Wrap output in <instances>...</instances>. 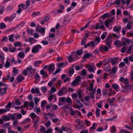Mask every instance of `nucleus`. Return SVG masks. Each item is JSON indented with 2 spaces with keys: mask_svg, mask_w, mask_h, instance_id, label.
Here are the masks:
<instances>
[{
  "mask_svg": "<svg viewBox=\"0 0 133 133\" xmlns=\"http://www.w3.org/2000/svg\"><path fill=\"white\" fill-rule=\"evenodd\" d=\"M111 35L108 36L105 41L106 45H108L109 48H111V44L112 42V39H111Z\"/></svg>",
  "mask_w": 133,
  "mask_h": 133,
  "instance_id": "obj_1",
  "label": "nucleus"
},
{
  "mask_svg": "<svg viewBox=\"0 0 133 133\" xmlns=\"http://www.w3.org/2000/svg\"><path fill=\"white\" fill-rule=\"evenodd\" d=\"M42 47L40 45L37 44L35 45L32 50L31 52L34 53H36L39 51V49H41Z\"/></svg>",
  "mask_w": 133,
  "mask_h": 133,
  "instance_id": "obj_2",
  "label": "nucleus"
},
{
  "mask_svg": "<svg viewBox=\"0 0 133 133\" xmlns=\"http://www.w3.org/2000/svg\"><path fill=\"white\" fill-rule=\"evenodd\" d=\"M108 46H107L105 45H102L99 49V52H103V51L107 52L108 51L109 49Z\"/></svg>",
  "mask_w": 133,
  "mask_h": 133,
  "instance_id": "obj_3",
  "label": "nucleus"
},
{
  "mask_svg": "<svg viewBox=\"0 0 133 133\" xmlns=\"http://www.w3.org/2000/svg\"><path fill=\"white\" fill-rule=\"evenodd\" d=\"M28 71L30 74L34 73L36 71V69L32 68L31 66H29L27 68Z\"/></svg>",
  "mask_w": 133,
  "mask_h": 133,
  "instance_id": "obj_4",
  "label": "nucleus"
},
{
  "mask_svg": "<svg viewBox=\"0 0 133 133\" xmlns=\"http://www.w3.org/2000/svg\"><path fill=\"white\" fill-rule=\"evenodd\" d=\"M8 89L7 87H5L1 89L0 87V95L2 96L3 94L6 93V90Z\"/></svg>",
  "mask_w": 133,
  "mask_h": 133,
  "instance_id": "obj_5",
  "label": "nucleus"
},
{
  "mask_svg": "<svg viewBox=\"0 0 133 133\" xmlns=\"http://www.w3.org/2000/svg\"><path fill=\"white\" fill-rule=\"evenodd\" d=\"M121 29V26H115L114 27L113 30L117 33H119Z\"/></svg>",
  "mask_w": 133,
  "mask_h": 133,
  "instance_id": "obj_6",
  "label": "nucleus"
},
{
  "mask_svg": "<svg viewBox=\"0 0 133 133\" xmlns=\"http://www.w3.org/2000/svg\"><path fill=\"white\" fill-rule=\"evenodd\" d=\"M36 30L38 31L42 34V35L44 36L45 33V28L41 27L40 29H39L38 27H37Z\"/></svg>",
  "mask_w": 133,
  "mask_h": 133,
  "instance_id": "obj_7",
  "label": "nucleus"
},
{
  "mask_svg": "<svg viewBox=\"0 0 133 133\" xmlns=\"http://www.w3.org/2000/svg\"><path fill=\"white\" fill-rule=\"evenodd\" d=\"M55 69V66L54 64L52 63L49 65L48 69V70L49 71H53Z\"/></svg>",
  "mask_w": 133,
  "mask_h": 133,
  "instance_id": "obj_8",
  "label": "nucleus"
},
{
  "mask_svg": "<svg viewBox=\"0 0 133 133\" xmlns=\"http://www.w3.org/2000/svg\"><path fill=\"white\" fill-rule=\"evenodd\" d=\"M24 79V77L20 76H18L16 78V80H17V81L18 82H21Z\"/></svg>",
  "mask_w": 133,
  "mask_h": 133,
  "instance_id": "obj_9",
  "label": "nucleus"
},
{
  "mask_svg": "<svg viewBox=\"0 0 133 133\" xmlns=\"http://www.w3.org/2000/svg\"><path fill=\"white\" fill-rule=\"evenodd\" d=\"M39 91L38 88H37L35 89L34 88H32L31 90V93L32 94H35L36 93V94H38L39 93Z\"/></svg>",
  "mask_w": 133,
  "mask_h": 133,
  "instance_id": "obj_10",
  "label": "nucleus"
},
{
  "mask_svg": "<svg viewBox=\"0 0 133 133\" xmlns=\"http://www.w3.org/2000/svg\"><path fill=\"white\" fill-rule=\"evenodd\" d=\"M95 67V66L93 64L91 65L90 66L89 68L88 69V70L90 72H94L95 71H94V68Z\"/></svg>",
  "mask_w": 133,
  "mask_h": 133,
  "instance_id": "obj_11",
  "label": "nucleus"
},
{
  "mask_svg": "<svg viewBox=\"0 0 133 133\" xmlns=\"http://www.w3.org/2000/svg\"><path fill=\"white\" fill-rule=\"evenodd\" d=\"M24 52H20L17 55V57L21 58H24Z\"/></svg>",
  "mask_w": 133,
  "mask_h": 133,
  "instance_id": "obj_12",
  "label": "nucleus"
},
{
  "mask_svg": "<svg viewBox=\"0 0 133 133\" xmlns=\"http://www.w3.org/2000/svg\"><path fill=\"white\" fill-rule=\"evenodd\" d=\"M116 68L115 67H113L112 70L110 71L109 73L111 75L113 74H116Z\"/></svg>",
  "mask_w": 133,
  "mask_h": 133,
  "instance_id": "obj_13",
  "label": "nucleus"
},
{
  "mask_svg": "<svg viewBox=\"0 0 133 133\" xmlns=\"http://www.w3.org/2000/svg\"><path fill=\"white\" fill-rule=\"evenodd\" d=\"M72 55H71L67 56V58L68 59V61L69 62H71L74 61V58H73Z\"/></svg>",
  "mask_w": 133,
  "mask_h": 133,
  "instance_id": "obj_14",
  "label": "nucleus"
},
{
  "mask_svg": "<svg viewBox=\"0 0 133 133\" xmlns=\"http://www.w3.org/2000/svg\"><path fill=\"white\" fill-rule=\"evenodd\" d=\"M124 89L126 90V92H130L131 90V89L129 84H128V85H126Z\"/></svg>",
  "mask_w": 133,
  "mask_h": 133,
  "instance_id": "obj_15",
  "label": "nucleus"
},
{
  "mask_svg": "<svg viewBox=\"0 0 133 133\" xmlns=\"http://www.w3.org/2000/svg\"><path fill=\"white\" fill-rule=\"evenodd\" d=\"M15 35L14 34H12L9 36V40L10 41H11L12 42H14V40L13 39V37Z\"/></svg>",
  "mask_w": 133,
  "mask_h": 133,
  "instance_id": "obj_16",
  "label": "nucleus"
},
{
  "mask_svg": "<svg viewBox=\"0 0 133 133\" xmlns=\"http://www.w3.org/2000/svg\"><path fill=\"white\" fill-rule=\"evenodd\" d=\"M30 116H31V118L33 120H34V118L37 119L38 118V116H36V115L34 113H32L30 115Z\"/></svg>",
  "mask_w": 133,
  "mask_h": 133,
  "instance_id": "obj_17",
  "label": "nucleus"
},
{
  "mask_svg": "<svg viewBox=\"0 0 133 133\" xmlns=\"http://www.w3.org/2000/svg\"><path fill=\"white\" fill-rule=\"evenodd\" d=\"M12 103L11 102H9L6 106L5 108L7 110V111H9L10 110V108L11 107Z\"/></svg>",
  "mask_w": 133,
  "mask_h": 133,
  "instance_id": "obj_18",
  "label": "nucleus"
},
{
  "mask_svg": "<svg viewBox=\"0 0 133 133\" xmlns=\"http://www.w3.org/2000/svg\"><path fill=\"white\" fill-rule=\"evenodd\" d=\"M133 49V44L131 45L129 47L128 50L126 51V52L127 53H131L132 51H131V49Z\"/></svg>",
  "mask_w": 133,
  "mask_h": 133,
  "instance_id": "obj_19",
  "label": "nucleus"
},
{
  "mask_svg": "<svg viewBox=\"0 0 133 133\" xmlns=\"http://www.w3.org/2000/svg\"><path fill=\"white\" fill-rule=\"evenodd\" d=\"M40 15V12L39 11H38L37 12H34L32 13V16L33 17H34L36 16L39 15Z\"/></svg>",
  "mask_w": 133,
  "mask_h": 133,
  "instance_id": "obj_20",
  "label": "nucleus"
},
{
  "mask_svg": "<svg viewBox=\"0 0 133 133\" xmlns=\"http://www.w3.org/2000/svg\"><path fill=\"white\" fill-rule=\"evenodd\" d=\"M110 15H109L108 13H106L102 16L103 18H105L107 17H111Z\"/></svg>",
  "mask_w": 133,
  "mask_h": 133,
  "instance_id": "obj_21",
  "label": "nucleus"
},
{
  "mask_svg": "<svg viewBox=\"0 0 133 133\" xmlns=\"http://www.w3.org/2000/svg\"><path fill=\"white\" fill-rule=\"evenodd\" d=\"M100 40V38L99 37H97L95 41H94L95 43V45H97L99 42Z\"/></svg>",
  "mask_w": 133,
  "mask_h": 133,
  "instance_id": "obj_22",
  "label": "nucleus"
},
{
  "mask_svg": "<svg viewBox=\"0 0 133 133\" xmlns=\"http://www.w3.org/2000/svg\"><path fill=\"white\" fill-rule=\"evenodd\" d=\"M107 32H104L101 36V38L102 39H104L107 36Z\"/></svg>",
  "mask_w": 133,
  "mask_h": 133,
  "instance_id": "obj_23",
  "label": "nucleus"
},
{
  "mask_svg": "<svg viewBox=\"0 0 133 133\" xmlns=\"http://www.w3.org/2000/svg\"><path fill=\"white\" fill-rule=\"evenodd\" d=\"M6 26L3 23H0V28L1 29H3L6 28Z\"/></svg>",
  "mask_w": 133,
  "mask_h": 133,
  "instance_id": "obj_24",
  "label": "nucleus"
},
{
  "mask_svg": "<svg viewBox=\"0 0 133 133\" xmlns=\"http://www.w3.org/2000/svg\"><path fill=\"white\" fill-rule=\"evenodd\" d=\"M66 102L69 104H71L72 103V101L71 100V98L68 97H67L66 99Z\"/></svg>",
  "mask_w": 133,
  "mask_h": 133,
  "instance_id": "obj_25",
  "label": "nucleus"
},
{
  "mask_svg": "<svg viewBox=\"0 0 133 133\" xmlns=\"http://www.w3.org/2000/svg\"><path fill=\"white\" fill-rule=\"evenodd\" d=\"M3 119L5 121H9L10 119V118L7 116L4 115L2 116Z\"/></svg>",
  "mask_w": 133,
  "mask_h": 133,
  "instance_id": "obj_26",
  "label": "nucleus"
},
{
  "mask_svg": "<svg viewBox=\"0 0 133 133\" xmlns=\"http://www.w3.org/2000/svg\"><path fill=\"white\" fill-rule=\"evenodd\" d=\"M22 44L21 42H16L14 44V45L15 46H21V45H22Z\"/></svg>",
  "mask_w": 133,
  "mask_h": 133,
  "instance_id": "obj_27",
  "label": "nucleus"
},
{
  "mask_svg": "<svg viewBox=\"0 0 133 133\" xmlns=\"http://www.w3.org/2000/svg\"><path fill=\"white\" fill-rule=\"evenodd\" d=\"M76 101L77 102L76 103H78L79 104H81V105H79V106H78V108H81L82 107H83V105L79 101V100L78 99H76L75 100V101Z\"/></svg>",
  "mask_w": 133,
  "mask_h": 133,
  "instance_id": "obj_28",
  "label": "nucleus"
},
{
  "mask_svg": "<svg viewBox=\"0 0 133 133\" xmlns=\"http://www.w3.org/2000/svg\"><path fill=\"white\" fill-rule=\"evenodd\" d=\"M16 48L10 47L9 48V51L12 52H14L16 50Z\"/></svg>",
  "mask_w": 133,
  "mask_h": 133,
  "instance_id": "obj_29",
  "label": "nucleus"
},
{
  "mask_svg": "<svg viewBox=\"0 0 133 133\" xmlns=\"http://www.w3.org/2000/svg\"><path fill=\"white\" fill-rule=\"evenodd\" d=\"M130 40L129 39H127L125 38H124L123 39L122 42H124L125 43L129 44V43Z\"/></svg>",
  "mask_w": 133,
  "mask_h": 133,
  "instance_id": "obj_30",
  "label": "nucleus"
},
{
  "mask_svg": "<svg viewBox=\"0 0 133 133\" xmlns=\"http://www.w3.org/2000/svg\"><path fill=\"white\" fill-rule=\"evenodd\" d=\"M92 125V126L90 128V131H91L95 129L96 128L95 126H97V125L96 124L94 123H93Z\"/></svg>",
  "mask_w": 133,
  "mask_h": 133,
  "instance_id": "obj_31",
  "label": "nucleus"
},
{
  "mask_svg": "<svg viewBox=\"0 0 133 133\" xmlns=\"http://www.w3.org/2000/svg\"><path fill=\"white\" fill-rule=\"evenodd\" d=\"M125 66V64L124 62H122L119 64V66L120 68H122L124 67Z\"/></svg>",
  "mask_w": 133,
  "mask_h": 133,
  "instance_id": "obj_32",
  "label": "nucleus"
},
{
  "mask_svg": "<svg viewBox=\"0 0 133 133\" xmlns=\"http://www.w3.org/2000/svg\"><path fill=\"white\" fill-rule=\"evenodd\" d=\"M99 111L100 109L98 108L96 110V115L97 117L100 116Z\"/></svg>",
  "mask_w": 133,
  "mask_h": 133,
  "instance_id": "obj_33",
  "label": "nucleus"
},
{
  "mask_svg": "<svg viewBox=\"0 0 133 133\" xmlns=\"http://www.w3.org/2000/svg\"><path fill=\"white\" fill-rule=\"evenodd\" d=\"M91 56L90 54L89 53H86L83 56V57L84 58H88L90 57Z\"/></svg>",
  "mask_w": 133,
  "mask_h": 133,
  "instance_id": "obj_34",
  "label": "nucleus"
},
{
  "mask_svg": "<svg viewBox=\"0 0 133 133\" xmlns=\"http://www.w3.org/2000/svg\"><path fill=\"white\" fill-rule=\"evenodd\" d=\"M87 74V72L85 69H83L82 71L81 74L82 76H84Z\"/></svg>",
  "mask_w": 133,
  "mask_h": 133,
  "instance_id": "obj_35",
  "label": "nucleus"
},
{
  "mask_svg": "<svg viewBox=\"0 0 133 133\" xmlns=\"http://www.w3.org/2000/svg\"><path fill=\"white\" fill-rule=\"evenodd\" d=\"M62 90L63 93H67V89L65 87H63L61 89Z\"/></svg>",
  "mask_w": 133,
  "mask_h": 133,
  "instance_id": "obj_36",
  "label": "nucleus"
},
{
  "mask_svg": "<svg viewBox=\"0 0 133 133\" xmlns=\"http://www.w3.org/2000/svg\"><path fill=\"white\" fill-rule=\"evenodd\" d=\"M112 36L113 37L115 38L116 39H118L120 37L119 35H118L115 34L113 33L111 34V36Z\"/></svg>",
  "mask_w": 133,
  "mask_h": 133,
  "instance_id": "obj_37",
  "label": "nucleus"
},
{
  "mask_svg": "<svg viewBox=\"0 0 133 133\" xmlns=\"http://www.w3.org/2000/svg\"><path fill=\"white\" fill-rule=\"evenodd\" d=\"M82 92V90H80L78 92V97L79 99L81 98Z\"/></svg>",
  "mask_w": 133,
  "mask_h": 133,
  "instance_id": "obj_38",
  "label": "nucleus"
},
{
  "mask_svg": "<svg viewBox=\"0 0 133 133\" xmlns=\"http://www.w3.org/2000/svg\"><path fill=\"white\" fill-rule=\"evenodd\" d=\"M83 51L82 49H79L77 51V54L78 55H81L82 54Z\"/></svg>",
  "mask_w": 133,
  "mask_h": 133,
  "instance_id": "obj_39",
  "label": "nucleus"
},
{
  "mask_svg": "<svg viewBox=\"0 0 133 133\" xmlns=\"http://www.w3.org/2000/svg\"><path fill=\"white\" fill-rule=\"evenodd\" d=\"M79 84L75 80H74L71 83V84L72 85L74 86H75L76 84L78 85Z\"/></svg>",
  "mask_w": 133,
  "mask_h": 133,
  "instance_id": "obj_40",
  "label": "nucleus"
},
{
  "mask_svg": "<svg viewBox=\"0 0 133 133\" xmlns=\"http://www.w3.org/2000/svg\"><path fill=\"white\" fill-rule=\"evenodd\" d=\"M46 102L44 100L42 101L41 103V106L42 108H44L45 107V105L46 104Z\"/></svg>",
  "mask_w": 133,
  "mask_h": 133,
  "instance_id": "obj_41",
  "label": "nucleus"
},
{
  "mask_svg": "<svg viewBox=\"0 0 133 133\" xmlns=\"http://www.w3.org/2000/svg\"><path fill=\"white\" fill-rule=\"evenodd\" d=\"M10 63L7 61L5 64V66L6 68H8L10 67Z\"/></svg>",
  "mask_w": 133,
  "mask_h": 133,
  "instance_id": "obj_42",
  "label": "nucleus"
},
{
  "mask_svg": "<svg viewBox=\"0 0 133 133\" xmlns=\"http://www.w3.org/2000/svg\"><path fill=\"white\" fill-rule=\"evenodd\" d=\"M75 80L79 84V83L81 80V78L80 76H78Z\"/></svg>",
  "mask_w": 133,
  "mask_h": 133,
  "instance_id": "obj_43",
  "label": "nucleus"
},
{
  "mask_svg": "<svg viewBox=\"0 0 133 133\" xmlns=\"http://www.w3.org/2000/svg\"><path fill=\"white\" fill-rule=\"evenodd\" d=\"M115 4V2L114 3H112V2H109L107 3V7H110L111 5H113V4Z\"/></svg>",
  "mask_w": 133,
  "mask_h": 133,
  "instance_id": "obj_44",
  "label": "nucleus"
},
{
  "mask_svg": "<svg viewBox=\"0 0 133 133\" xmlns=\"http://www.w3.org/2000/svg\"><path fill=\"white\" fill-rule=\"evenodd\" d=\"M41 89L43 92H45L47 91V88L45 87H42Z\"/></svg>",
  "mask_w": 133,
  "mask_h": 133,
  "instance_id": "obj_45",
  "label": "nucleus"
},
{
  "mask_svg": "<svg viewBox=\"0 0 133 133\" xmlns=\"http://www.w3.org/2000/svg\"><path fill=\"white\" fill-rule=\"evenodd\" d=\"M90 45L91 46H94L95 45V43L94 41H91L90 42H89Z\"/></svg>",
  "mask_w": 133,
  "mask_h": 133,
  "instance_id": "obj_46",
  "label": "nucleus"
},
{
  "mask_svg": "<svg viewBox=\"0 0 133 133\" xmlns=\"http://www.w3.org/2000/svg\"><path fill=\"white\" fill-rule=\"evenodd\" d=\"M40 73L42 75H44V74H45V76H48V75L46 74V73L43 70H41L40 72Z\"/></svg>",
  "mask_w": 133,
  "mask_h": 133,
  "instance_id": "obj_47",
  "label": "nucleus"
},
{
  "mask_svg": "<svg viewBox=\"0 0 133 133\" xmlns=\"http://www.w3.org/2000/svg\"><path fill=\"white\" fill-rule=\"evenodd\" d=\"M16 16V14H14L11 16L10 17V19L11 21L13 20V19Z\"/></svg>",
  "mask_w": 133,
  "mask_h": 133,
  "instance_id": "obj_48",
  "label": "nucleus"
},
{
  "mask_svg": "<svg viewBox=\"0 0 133 133\" xmlns=\"http://www.w3.org/2000/svg\"><path fill=\"white\" fill-rule=\"evenodd\" d=\"M34 100L36 104H37L39 101V100L38 99L37 97H34Z\"/></svg>",
  "mask_w": 133,
  "mask_h": 133,
  "instance_id": "obj_49",
  "label": "nucleus"
},
{
  "mask_svg": "<svg viewBox=\"0 0 133 133\" xmlns=\"http://www.w3.org/2000/svg\"><path fill=\"white\" fill-rule=\"evenodd\" d=\"M69 73L71 75H72L74 72V71L73 68H71L68 71Z\"/></svg>",
  "mask_w": 133,
  "mask_h": 133,
  "instance_id": "obj_50",
  "label": "nucleus"
},
{
  "mask_svg": "<svg viewBox=\"0 0 133 133\" xmlns=\"http://www.w3.org/2000/svg\"><path fill=\"white\" fill-rule=\"evenodd\" d=\"M115 98H113L111 99L110 101V104L112 105L115 101Z\"/></svg>",
  "mask_w": 133,
  "mask_h": 133,
  "instance_id": "obj_51",
  "label": "nucleus"
},
{
  "mask_svg": "<svg viewBox=\"0 0 133 133\" xmlns=\"http://www.w3.org/2000/svg\"><path fill=\"white\" fill-rule=\"evenodd\" d=\"M15 104L16 105H21V103L18 99H17L15 102Z\"/></svg>",
  "mask_w": 133,
  "mask_h": 133,
  "instance_id": "obj_52",
  "label": "nucleus"
},
{
  "mask_svg": "<svg viewBox=\"0 0 133 133\" xmlns=\"http://www.w3.org/2000/svg\"><path fill=\"white\" fill-rule=\"evenodd\" d=\"M95 28L94 27V25H93V27L94 29H99V24L98 23H97L95 25Z\"/></svg>",
  "mask_w": 133,
  "mask_h": 133,
  "instance_id": "obj_53",
  "label": "nucleus"
},
{
  "mask_svg": "<svg viewBox=\"0 0 133 133\" xmlns=\"http://www.w3.org/2000/svg\"><path fill=\"white\" fill-rule=\"evenodd\" d=\"M29 103L27 101H25L24 102V105L25 107H26V108H28V105Z\"/></svg>",
  "mask_w": 133,
  "mask_h": 133,
  "instance_id": "obj_54",
  "label": "nucleus"
},
{
  "mask_svg": "<svg viewBox=\"0 0 133 133\" xmlns=\"http://www.w3.org/2000/svg\"><path fill=\"white\" fill-rule=\"evenodd\" d=\"M30 4V2L29 0H27L26 2V7L25 9H27Z\"/></svg>",
  "mask_w": 133,
  "mask_h": 133,
  "instance_id": "obj_55",
  "label": "nucleus"
},
{
  "mask_svg": "<svg viewBox=\"0 0 133 133\" xmlns=\"http://www.w3.org/2000/svg\"><path fill=\"white\" fill-rule=\"evenodd\" d=\"M8 41V37L7 36H4L3 38L2 41V42L5 41L6 42Z\"/></svg>",
  "mask_w": 133,
  "mask_h": 133,
  "instance_id": "obj_56",
  "label": "nucleus"
},
{
  "mask_svg": "<svg viewBox=\"0 0 133 133\" xmlns=\"http://www.w3.org/2000/svg\"><path fill=\"white\" fill-rule=\"evenodd\" d=\"M105 26L108 28L109 26V21L108 20H106L105 22Z\"/></svg>",
  "mask_w": 133,
  "mask_h": 133,
  "instance_id": "obj_57",
  "label": "nucleus"
},
{
  "mask_svg": "<svg viewBox=\"0 0 133 133\" xmlns=\"http://www.w3.org/2000/svg\"><path fill=\"white\" fill-rule=\"evenodd\" d=\"M18 70L16 69V68L14 67L13 68V72L15 74H17L18 73Z\"/></svg>",
  "mask_w": 133,
  "mask_h": 133,
  "instance_id": "obj_58",
  "label": "nucleus"
},
{
  "mask_svg": "<svg viewBox=\"0 0 133 133\" xmlns=\"http://www.w3.org/2000/svg\"><path fill=\"white\" fill-rule=\"evenodd\" d=\"M16 115V114H12L11 117V118L12 120H13L15 119V116Z\"/></svg>",
  "mask_w": 133,
  "mask_h": 133,
  "instance_id": "obj_59",
  "label": "nucleus"
},
{
  "mask_svg": "<svg viewBox=\"0 0 133 133\" xmlns=\"http://www.w3.org/2000/svg\"><path fill=\"white\" fill-rule=\"evenodd\" d=\"M58 108V107L57 105H55L52 106V109L53 110H55L57 109Z\"/></svg>",
  "mask_w": 133,
  "mask_h": 133,
  "instance_id": "obj_60",
  "label": "nucleus"
},
{
  "mask_svg": "<svg viewBox=\"0 0 133 133\" xmlns=\"http://www.w3.org/2000/svg\"><path fill=\"white\" fill-rule=\"evenodd\" d=\"M90 97L89 96H87L84 97V99L86 101H88L90 100Z\"/></svg>",
  "mask_w": 133,
  "mask_h": 133,
  "instance_id": "obj_61",
  "label": "nucleus"
},
{
  "mask_svg": "<svg viewBox=\"0 0 133 133\" xmlns=\"http://www.w3.org/2000/svg\"><path fill=\"white\" fill-rule=\"evenodd\" d=\"M88 26V24H86L84 26H83V27H82V28H81L80 30L81 31H83V30H84L85 29H86Z\"/></svg>",
  "mask_w": 133,
  "mask_h": 133,
  "instance_id": "obj_62",
  "label": "nucleus"
},
{
  "mask_svg": "<svg viewBox=\"0 0 133 133\" xmlns=\"http://www.w3.org/2000/svg\"><path fill=\"white\" fill-rule=\"evenodd\" d=\"M21 112L23 115H25L26 114L27 111L23 109H22L21 110Z\"/></svg>",
  "mask_w": 133,
  "mask_h": 133,
  "instance_id": "obj_63",
  "label": "nucleus"
},
{
  "mask_svg": "<svg viewBox=\"0 0 133 133\" xmlns=\"http://www.w3.org/2000/svg\"><path fill=\"white\" fill-rule=\"evenodd\" d=\"M72 97L73 99L74 98H76L77 97V95L76 93H74L72 94Z\"/></svg>",
  "mask_w": 133,
  "mask_h": 133,
  "instance_id": "obj_64",
  "label": "nucleus"
}]
</instances>
